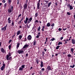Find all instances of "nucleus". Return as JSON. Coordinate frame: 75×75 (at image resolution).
Instances as JSON below:
<instances>
[{
	"label": "nucleus",
	"instance_id": "1",
	"mask_svg": "<svg viewBox=\"0 0 75 75\" xmlns=\"http://www.w3.org/2000/svg\"><path fill=\"white\" fill-rule=\"evenodd\" d=\"M13 6H11V8H10L8 9V13H11V11H13Z\"/></svg>",
	"mask_w": 75,
	"mask_h": 75
},
{
	"label": "nucleus",
	"instance_id": "2",
	"mask_svg": "<svg viewBox=\"0 0 75 75\" xmlns=\"http://www.w3.org/2000/svg\"><path fill=\"white\" fill-rule=\"evenodd\" d=\"M7 24L5 26L4 28H1V30L3 31V30H4V31H6V28H7Z\"/></svg>",
	"mask_w": 75,
	"mask_h": 75
},
{
	"label": "nucleus",
	"instance_id": "3",
	"mask_svg": "<svg viewBox=\"0 0 75 75\" xmlns=\"http://www.w3.org/2000/svg\"><path fill=\"white\" fill-rule=\"evenodd\" d=\"M6 66V65L4 64H3V66L1 67V69L2 71H3L4 70V69L5 68V67Z\"/></svg>",
	"mask_w": 75,
	"mask_h": 75
},
{
	"label": "nucleus",
	"instance_id": "4",
	"mask_svg": "<svg viewBox=\"0 0 75 75\" xmlns=\"http://www.w3.org/2000/svg\"><path fill=\"white\" fill-rule=\"evenodd\" d=\"M29 20V18L28 17H27L26 18L25 20L24 21L25 24H27V22Z\"/></svg>",
	"mask_w": 75,
	"mask_h": 75
},
{
	"label": "nucleus",
	"instance_id": "5",
	"mask_svg": "<svg viewBox=\"0 0 75 75\" xmlns=\"http://www.w3.org/2000/svg\"><path fill=\"white\" fill-rule=\"evenodd\" d=\"M68 6L70 10H72L73 9V7L72 6L70 5V4H69L68 5Z\"/></svg>",
	"mask_w": 75,
	"mask_h": 75
},
{
	"label": "nucleus",
	"instance_id": "6",
	"mask_svg": "<svg viewBox=\"0 0 75 75\" xmlns=\"http://www.w3.org/2000/svg\"><path fill=\"white\" fill-rule=\"evenodd\" d=\"M18 54H23L24 53V51L23 50H19L18 51Z\"/></svg>",
	"mask_w": 75,
	"mask_h": 75
},
{
	"label": "nucleus",
	"instance_id": "7",
	"mask_svg": "<svg viewBox=\"0 0 75 75\" xmlns=\"http://www.w3.org/2000/svg\"><path fill=\"white\" fill-rule=\"evenodd\" d=\"M23 8L24 10H26L27 9V4H25L23 6Z\"/></svg>",
	"mask_w": 75,
	"mask_h": 75
},
{
	"label": "nucleus",
	"instance_id": "8",
	"mask_svg": "<svg viewBox=\"0 0 75 75\" xmlns=\"http://www.w3.org/2000/svg\"><path fill=\"white\" fill-rule=\"evenodd\" d=\"M32 19H33L32 18H30L29 19V20L28 21L27 23L28 24H29V23L31 22V21H32Z\"/></svg>",
	"mask_w": 75,
	"mask_h": 75
},
{
	"label": "nucleus",
	"instance_id": "9",
	"mask_svg": "<svg viewBox=\"0 0 75 75\" xmlns=\"http://www.w3.org/2000/svg\"><path fill=\"white\" fill-rule=\"evenodd\" d=\"M11 18L10 17L8 18V23L9 24H10L11 23V20H10Z\"/></svg>",
	"mask_w": 75,
	"mask_h": 75
},
{
	"label": "nucleus",
	"instance_id": "10",
	"mask_svg": "<svg viewBox=\"0 0 75 75\" xmlns=\"http://www.w3.org/2000/svg\"><path fill=\"white\" fill-rule=\"evenodd\" d=\"M31 38H32L31 36V35H29L28 37V40H31Z\"/></svg>",
	"mask_w": 75,
	"mask_h": 75
},
{
	"label": "nucleus",
	"instance_id": "11",
	"mask_svg": "<svg viewBox=\"0 0 75 75\" xmlns=\"http://www.w3.org/2000/svg\"><path fill=\"white\" fill-rule=\"evenodd\" d=\"M1 51L3 53H4V52H5V50H4V49L3 48H1Z\"/></svg>",
	"mask_w": 75,
	"mask_h": 75
},
{
	"label": "nucleus",
	"instance_id": "12",
	"mask_svg": "<svg viewBox=\"0 0 75 75\" xmlns=\"http://www.w3.org/2000/svg\"><path fill=\"white\" fill-rule=\"evenodd\" d=\"M8 4L10 6L11 4V0H8Z\"/></svg>",
	"mask_w": 75,
	"mask_h": 75
},
{
	"label": "nucleus",
	"instance_id": "13",
	"mask_svg": "<svg viewBox=\"0 0 75 75\" xmlns=\"http://www.w3.org/2000/svg\"><path fill=\"white\" fill-rule=\"evenodd\" d=\"M72 43H73V44H75V40L74 39H72L71 40Z\"/></svg>",
	"mask_w": 75,
	"mask_h": 75
},
{
	"label": "nucleus",
	"instance_id": "14",
	"mask_svg": "<svg viewBox=\"0 0 75 75\" xmlns=\"http://www.w3.org/2000/svg\"><path fill=\"white\" fill-rule=\"evenodd\" d=\"M28 45H25L23 47V48H28Z\"/></svg>",
	"mask_w": 75,
	"mask_h": 75
},
{
	"label": "nucleus",
	"instance_id": "15",
	"mask_svg": "<svg viewBox=\"0 0 75 75\" xmlns=\"http://www.w3.org/2000/svg\"><path fill=\"white\" fill-rule=\"evenodd\" d=\"M40 67H43V62L42 61L41 62Z\"/></svg>",
	"mask_w": 75,
	"mask_h": 75
},
{
	"label": "nucleus",
	"instance_id": "16",
	"mask_svg": "<svg viewBox=\"0 0 75 75\" xmlns=\"http://www.w3.org/2000/svg\"><path fill=\"white\" fill-rule=\"evenodd\" d=\"M20 34V31L19 30L18 31L17 33V35H18L19 34Z\"/></svg>",
	"mask_w": 75,
	"mask_h": 75
},
{
	"label": "nucleus",
	"instance_id": "17",
	"mask_svg": "<svg viewBox=\"0 0 75 75\" xmlns=\"http://www.w3.org/2000/svg\"><path fill=\"white\" fill-rule=\"evenodd\" d=\"M50 25H50V23H47V27H50Z\"/></svg>",
	"mask_w": 75,
	"mask_h": 75
},
{
	"label": "nucleus",
	"instance_id": "18",
	"mask_svg": "<svg viewBox=\"0 0 75 75\" xmlns=\"http://www.w3.org/2000/svg\"><path fill=\"white\" fill-rule=\"evenodd\" d=\"M23 69H23V68H22L21 67H20L19 69V71H23Z\"/></svg>",
	"mask_w": 75,
	"mask_h": 75
},
{
	"label": "nucleus",
	"instance_id": "19",
	"mask_svg": "<svg viewBox=\"0 0 75 75\" xmlns=\"http://www.w3.org/2000/svg\"><path fill=\"white\" fill-rule=\"evenodd\" d=\"M47 69L48 70H51V67L50 66H48L47 67Z\"/></svg>",
	"mask_w": 75,
	"mask_h": 75
},
{
	"label": "nucleus",
	"instance_id": "20",
	"mask_svg": "<svg viewBox=\"0 0 75 75\" xmlns=\"http://www.w3.org/2000/svg\"><path fill=\"white\" fill-rule=\"evenodd\" d=\"M14 25V22L12 21V23H11V26L12 27H13Z\"/></svg>",
	"mask_w": 75,
	"mask_h": 75
},
{
	"label": "nucleus",
	"instance_id": "21",
	"mask_svg": "<svg viewBox=\"0 0 75 75\" xmlns=\"http://www.w3.org/2000/svg\"><path fill=\"white\" fill-rule=\"evenodd\" d=\"M51 2H49L48 4V7H50V6L51 4Z\"/></svg>",
	"mask_w": 75,
	"mask_h": 75
},
{
	"label": "nucleus",
	"instance_id": "22",
	"mask_svg": "<svg viewBox=\"0 0 75 75\" xmlns=\"http://www.w3.org/2000/svg\"><path fill=\"white\" fill-rule=\"evenodd\" d=\"M70 68H74V67H75V65H74H74L73 66H70Z\"/></svg>",
	"mask_w": 75,
	"mask_h": 75
},
{
	"label": "nucleus",
	"instance_id": "23",
	"mask_svg": "<svg viewBox=\"0 0 75 75\" xmlns=\"http://www.w3.org/2000/svg\"><path fill=\"white\" fill-rule=\"evenodd\" d=\"M20 0H17V5L19 4V3L20 2Z\"/></svg>",
	"mask_w": 75,
	"mask_h": 75
},
{
	"label": "nucleus",
	"instance_id": "24",
	"mask_svg": "<svg viewBox=\"0 0 75 75\" xmlns=\"http://www.w3.org/2000/svg\"><path fill=\"white\" fill-rule=\"evenodd\" d=\"M10 56H8V55H7L6 56V59H7V60H8V58H9V57Z\"/></svg>",
	"mask_w": 75,
	"mask_h": 75
},
{
	"label": "nucleus",
	"instance_id": "25",
	"mask_svg": "<svg viewBox=\"0 0 75 75\" xmlns=\"http://www.w3.org/2000/svg\"><path fill=\"white\" fill-rule=\"evenodd\" d=\"M38 9H40V5L37 4V7Z\"/></svg>",
	"mask_w": 75,
	"mask_h": 75
},
{
	"label": "nucleus",
	"instance_id": "26",
	"mask_svg": "<svg viewBox=\"0 0 75 75\" xmlns=\"http://www.w3.org/2000/svg\"><path fill=\"white\" fill-rule=\"evenodd\" d=\"M33 45H35L36 44V41H34L33 42Z\"/></svg>",
	"mask_w": 75,
	"mask_h": 75
},
{
	"label": "nucleus",
	"instance_id": "27",
	"mask_svg": "<svg viewBox=\"0 0 75 75\" xmlns=\"http://www.w3.org/2000/svg\"><path fill=\"white\" fill-rule=\"evenodd\" d=\"M60 44H62V42H59L58 44V45H60Z\"/></svg>",
	"mask_w": 75,
	"mask_h": 75
},
{
	"label": "nucleus",
	"instance_id": "28",
	"mask_svg": "<svg viewBox=\"0 0 75 75\" xmlns=\"http://www.w3.org/2000/svg\"><path fill=\"white\" fill-rule=\"evenodd\" d=\"M22 68H24L25 67V65H22L21 66Z\"/></svg>",
	"mask_w": 75,
	"mask_h": 75
},
{
	"label": "nucleus",
	"instance_id": "29",
	"mask_svg": "<svg viewBox=\"0 0 75 75\" xmlns=\"http://www.w3.org/2000/svg\"><path fill=\"white\" fill-rule=\"evenodd\" d=\"M19 39H21L22 38V35H20L19 36Z\"/></svg>",
	"mask_w": 75,
	"mask_h": 75
},
{
	"label": "nucleus",
	"instance_id": "30",
	"mask_svg": "<svg viewBox=\"0 0 75 75\" xmlns=\"http://www.w3.org/2000/svg\"><path fill=\"white\" fill-rule=\"evenodd\" d=\"M74 49L73 48H72L71 49V51L72 52H74Z\"/></svg>",
	"mask_w": 75,
	"mask_h": 75
},
{
	"label": "nucleus",
	"instance_id": "31",
	"mask_svg": "<svg viewBox=\"0 0 75 75\" xmlns=\"http://www.w3.org/2000/svg\"><path fill=\"white\" fill-rule=\"evenodd\" d=\"M59 46H57L56 47V50H58L59 48Z\"/></svg>",
	"mask_w": 75,
	"mask_h": 75
},
{
	"label": "nucleus",
	"instance_id": "32",
	"mask_svg": "<svg viewBox=\"0 0 75 75\" xmlns=\"http://www.w3.org/2000/svg\"><path fill=\"white\" fill-rule=\"evenodd\" d=\"M40 29H41V27H40V26H39L38 28V31H40Z\"/></svg>",
	"mask_w": 75,
	"mask_h": 75
},
{
	"label": "nucleus",
	"instance_id": "33",
	"mask_svg": "<svg viewBox=\"0 0 75 75\" xmlns=\"http://www.w3.org/2000/svg\"><path fill=\"white\" fill-rule=\"evenodd\" d=\"M67 56L68 57H71V55L70 54H68Z\"/></svg>",
	"mask_w": 75,
	"mask_h": 75
},
{
	"label": "nucleus",
	"instance_id": "34",
	"mask_svg": "<svg viewBox=\"0 0 75 75\" xmlns=\"http://www.w3.org/2000/svg\"><path fill=\"white\" fill-rule=\"evenodd\" d=\"M67 15H71V13H70L69 12H67Z\"/></svg>",
	"mask_w": 75,
	"mask_h": 75
},
{
	"label": "nucleus",
	"instance_id": "35",
	"mask_svg": "<svg viewBox=\"0 0 75 75\" xmlns=\"http://www.w3.org/2000/svg\"><path fill=\"white\" fill-rule=\"evenodd\" d=\"M36 62L38 64V59H37L36 60Z\"/></svg>",
	"mask_w": 75,
	"mask_h": 75
},
{
	"label": "nucleus",
	"instance_id": "36",
	"mask_svg": "<svg viewBox=\"0 0 75 75\" xmlns=\"http://www.w3.org/2000/svg\"><path fill=\"white\" fill-rule=\"evenodd\" d=\"M38 16V13H37L35 14V17H37Z\"/></svg>",
	"mask_w": 75,
	"mask_h": 75
},
{
	"label": "nucleus",
	"instance_id": "37",
	"mask_svg": "<svg viewBox=\"0 0 75 75\" xmlns=\"http://www.w3.org/2000/svg\"><path fill=\"white\" fill-rule=\"evenodd\" d=\"M11 45H9V50L11 49Z\"/></svg>",
	"mask_w": 75,
	"mask_h": 75
},
{
	"label": "nucleus",
	"instance_id": "38",
	"mask_svg": "<svg viewBox=\"0 0 75 75\" xmlns=\"http://www.w3.org/2000/svg\"><path fill=\"white\" fill-rule=\"evenodd\" d=\"M54 23H53L52 25H51V26H52V27H54Z\"/></svg>",
	"mask_w": 75,
	"mask_h": 75
},
{
	"label": "nucleus",
	"instance_id": "39",
	"mask_svg": "<svg viewBox=\"0 0 75 75\" xmlns=\"http://www.w3.org/2000/svg\"><path fill=\"white\" fill-rule=\"evenodd\" d=\"M4 6L5 7H6L7 6V3L5 4Z\"/></svg>",
	"mask_w": 75,
	"mask_h": 75
},
{
	"label": "nucleus",
	"instance_id": "40",
	"mask_svg": "<svg viewBox=\"0 0 75 75\" xmlns=\"http://www.w3.org/2000/svg\"><path fill=\"white\" fill-rule=\"evenodd\" d=\"M45 3H46V4H47L48 3V2H49V1H45Z\"/></svg>",
	"mask_w": 75,
	"mask_h": 75
},
{
	"label": "nucleus",
	"instance_id": "41",
	"mask_svg": "<svg viewBox=\"0 0 75 75\" xmlns=\"http://www.w3.org/2000/svg\"><path fill=\"white\" fill-rule=\"evenodd\" d=\"M55 38H53L50 41H54V40H55Z\"/></svg>",
	"mask_w": 75,
	"mask_h": 75
},
{
	"label": "nucleus",
	"instance_id": "42",
	"mask_svg": "<svg viewBox=\"0 0 75 75\" xmlns=\"http://www.w3.org/2000/svg\"><path fill=\"white\" fill-rule=\"evenodd\" d=\"M2 2L3 3H5V2H6V1H5V0H3L2 1Z\"/></svg>",
	"mask_w": 75,
	"mask_h": 75
},
{
	"label": "nucleus",
	"instance_id": "43",
	"mask_svg": "<svg viewBox=\"0 0 75 75\" xmlns=\"http://www.w3.org/2000/svg\"><path fill=\"white\" fill-rule=\"evenodd\" d=\"M35 23H39L38 21L37 20H36L35 21Z\"/></svg>",
	"mask_w": 75,
	"mask_h": 75
},
{
	"label": "nucleus",
	"instance_id": "44",
	"mask_svg": "<svg viewBox=\"0 0 75 75\" xmlns=\"http://www.w3.org/2000/svg\"><path fill=\"white\" fill-rule=\"evenodd\" d=\"M58 30H59V31H61L62 30V29L61 28H59Z\"/></svg>",
	"mask_w": 75,
	"mask_h": 75
},
{
	"label": "nucleus",
	"instance_id": "45",
	"mask_svg": "<svg viewBox=\"0 0 75 75\" xmlns=\"http://www.w3.org/2000/svg\"><path fill=\"white\" fill-rule=\"evenodd\" d=\"M8 55V56L10 57V56H11V53H10V52L9 53Z\"/></svg>",
	"mask_w": 75,
	"mask_h": 75
},
{
	"label": "nucleus",
	"instance_id": "46",
	"mask_svg": "<svg viewBox=\"0 0 75 75\" xmlns=\"http://www.w3.org/2000/svg\"><path fill=\"white\" fill-rule=\"evenodd\" d=\"M11 59H12L11 57H9V60H11Z\"/></svg>",
	"mask_w": 75,
	"mask_h": 75
},
{
	"label": "nucleus",
	"instance_id": "47",
	"mask_svg": "<svg viewBox=\"0 0 75 75\" xmlns=\"http://www.w3.org/2000/svg\"><path fill=\"white\" fill-rule=\"evenodd\" d=\"M18 18H19V17H18V18L16 19L15 20V21H16V22H17V20H18Z\"/></svg>",
	"mask_w": 75,
	"mask_h": 75
},
{
	"label": "nucleus",
	"instance_id": "48",
	"mask_svg": "<svg viewBox=\"0 0 75 75\" xmlns=\"http://www.w3.org/2000/svg\"><path fill=\"white\" fill-rule=\"evenodd\" d=\"M63 38H64L63 37H61L60 38V40H62V39H63Z\"/></svg>",
	"mask_w": 75,
	"mask_h": 75
},
{
	"label": "nucleus",
	"instance_id": "49",
	"mask_svg": "<svg viewBox=\"0 0 75 75\" xmlns=\"http://www.w3.org/2000/svg\"><path fill=\"white\" fill-rule=\"evenodd\" d=\"M12 41V40H10L9 41V43H10V42H11Z\"/></svg>",
	"mask_w": 75,
	"mask_h": 75
},
{
	"label": "nucleus",
	"instance_id": "50",
	"mask_svg": "<svg viewBox=\"0 0 75 75\" xmlns=\"http://www.w3.org/2000/svg\"><path fill=\"white\" fill-rule=\"evenodd\" d=\"M41 71H44L45 70V69L44 68H42L41 69Z\"/></svg>",
	"mask_w": 75,
	"mask_h": 75
},
{
	"label": "nucleus",
	"instance_id": "51",
	"mask_svg": "<svg viewBox=\"0 0 75 75\" xmlns=\"http://www.w3.org/2000/svg\"><path fill=\"white\" fill-rule=\"evenodd\" d=\"M20 44H19L18 43L17 44V47H19V45Z\"/></svg>",
	"mask_w": 75,
	"mask_h": 75
},
{
	"label": "nucleus",
	"instance_id": "52",
	"mask_svg": "<svg viewBox=\"0 0 75 75\" xmlns=\"http://www.w3.org/2000/svg\"><path fill=\"white\" fill-rule=\"evenodd\" d=\"M28 53H27L26 54V57H28Z\"/></svg>",
	"mask_w": 75,
	"mask_h": 75
},
{
	"label": "nucleus",
	"instance_id": "53",
	"mask_svg": "<svg viewBox=\"0 0 75 75\" xmlns=\"http://www.w3.org/2000/svg\"><path fill=\"white\" fill-rule=\"evenodd\" d=\"M62 54H64V55H65V54H66V52H62Z\"/></svg>",
	"mask_w": 75,
	"mask_h": 75
},
{
	"label": "nucleus",
	"instance_id": "54",
	"mask_svg": "<svg viewBox=\"0 0 75 75\" xmlns=\"http://www.w3.org/2000/svg\"><path fill=\"white\" fill-rule=\"evenodd\" d=\"M39 36H39L38 35H37L36 36V38H39Z\"/></svg>",
	"mask_w": 75,
	"mask_h": 75
},
{
	"label": "nucleus",
	"instance_id": "55",
	"mask_svg": "<svg viewBox=\"0 0 75 75\" xmlns=\"http://www.w3.org/2000/svg\"><path fill=\"white\" fill-rule=\"evenodd\" d=\"M38 35L39 36H40V33H38Z\"/></svg>",
	"mask_w": 75,
	"mask_h": 75
},
{
	"label": "nucleus",
	"instance_id": "56",
	"mask_svg": "<svg viewBox=\"0 0 75 75\" xmlns=\"http://www.w3.org/2000/svg\"><path fill=\"white\" fill-rule=\"evenodd\" d=\"M42 55H44L45 54V52H42Z\"/></svg>",
	"mask_w": 75,
	"mask_h": 75
},
{
	"label": "nucleus",
	"instance_id": "57",
	"mask_svg": "<svg viewBox=\"0 0 75 75\" xmlns=\"http://www.w3.org/2000/svg\"><path fill=\"white\" fill-rule=\"evenodd\" d=\"M21 14H19L18 15V17H21Z\"/></svg>",
	"mask_w": 75,
	"mask_h": 75
},
{
	"label": "nucleus",
	"instance_id": "58",
	"mask_svg": "<svg viewBox=\"0 0 75 75\" xmlns=\"http://www.w3.org/2000/svg\"><path fill=\"white\" fill-rule=\"evenodd\" d=\"M67 28H65V29L63 28V31H65V30H67Z\"/></svg>",
	"mask_w": 75,
	"mask_h": 75
},
{
	"label": "nucleus",
	"instance_id": "59",
	"mask_svg": "<svg viewBox=\"0 0 75 75\" xmlns=\"http://www.w3.org/2000/svg\"><path fill=\"white\" fill-rule=\"evenodd\" d=\"M23 19H24V18H22L21 19V21H22V20H23Z\"/></svg>",
	"mask_w": 75,
	"mask_h": 75
},
{
	"label": "nucleus",
	"instance_id": "60",
	"mask_svg": "<svg viewBox=\"0 0 75 75\" xmlns=\"http://www.w3.org/2000/svg\"><path fill=\"white\" fill-rule=\"evenodd\" d=\"M40 2H39V1H38V4L40 5Z\"/></svg>",
	"mask_w": 75,
	"mask_h": 75
},
{
	"label": "nucleus",
	"instance_id": "61",
	"mask_svg": "<svg viewBox=\"0 0 75 75\" xmlns=\"http://www.w3.org/2000/svg\"><path fill=\"white\" fill-rule=\"evenodd\" d=\"M1 42H0V47H1Z\"/></svg>",
	"mask_w": 75,
	"mask_h": 75
},
{
	"label": "nucleus",
	"instance_id": "62",
	"mask_svg": "<svg viewBox=\"0 0 75 75\" xmlns=\"http://www.w3.org/2000/svg\"><path fill=\"white\" fill-rule=\"evenodd\" d=\"M45 28V26H43L42 28Z\"/></svg>",
	"mask_w": 75,
	"mask_h": 75
},
{
	"label": "nucleus",
	"instance_id": "63",
	"mask_svg": "<svg viewBox=\"0 0 75 75\" xmlns=\"http://www.w3.org/2000/svg\"><path fill=\"white\" fill-rule=\"evenodd\" d=\"M68 40H69L68 39H66V41H68Z\"/></svg>",
	"mask_w": 75,
	"mask_h": 75
},
{
	"label": "nucleus",
	"instance_id": "64",
	"mask_svg": "<svg viewBox=\"0 0 75 75\" xmlns=\"http://www.w3.org/2000/svg\"><path fill=\"white\" fill-rule=\"evenodd\" d=\"M74 20H75V15H74Z\"/></svg>",
	"mask_w": 75,
	"mask_h": 75
}]
</instances>
